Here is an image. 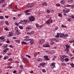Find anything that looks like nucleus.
Segmentation results:
<instances>
[{"mask_svg":"<svg viewBox=\"0 0 74 74\" xmlns=\"http://www.w3.org/2000/svg\"><path fill=\"white\" fill-rule=\"evenodd\" d=\"M55 64H56V63H52L50 65L51 69H54L55 68L56 66H55Z\"/></svg>","mask_w":74,"mask_h":74,"instance_id":"1","label":"nucleus"},{"mask_svg":"<svg viewBox=\"0 0 74 74\" xmlns=\"http://www.w3.org/2000/svg\"><path fill=\"white\" fill-rule=\"evenodd\" d=\"M14 29L16 31L17 34H20L21 33L19 31V29L17 27H15Z\"/></svg>","mask_w":74,"mask_h":74,"instance_id":"2","label":"nucleus"},{"mask_svg":"<svg viewBox=\"0 0 74 74\" xmlns=\"http://www.w3.org/2000/svg\"><path fill=\"white\" fill-rule=\"evenodd\" d=\"M52 22H53L52 20L50 19L48 20L46 22L47 23V25H49L51 24V23H52Z\"/></svg>","mask_w":74,"mask_h":74,"instance_id":"3","label":"nucleus"},{"mask_svg":"<svg viewBox=\"0 0 74 74\" xmlns=\"http://www.w3.org/2000/svg\"><path fill=\"white\" fill-rule=\"evenodd\" d=\"M29 19L30 21H34L35 19V18L33 16H31L29 17Z\"/></svg>","mask_w":74,"mask_h":74,"instance_id":"4","label":"nucleus"},{"mask_svg":"<svg viewBox=\"0 0 74 74\" xmlns=\"http://www.w3.org/2000/svg\"><path fill=\"white\" fill-rule=\"evenodd\" d=\"M62 12L64 13H68V12H70V9H66V10H62Z\"/></svg>","mask_w":74,"mask_h":74,"instance_id":"5","label":"nucleus"},{"mask_svg":"<svg viewBox=\"0 0 74 74\" xmlns=\"http://www.w3.org/2000/svg\"><path fill=\"white\" fill-rule=\"evenodd\" d=\"M45 41V39H41L39 40V44H43V42Z\"/></svg>","mask_w":74,"mask_h":74,"instance_id":"6","label":"nucleus"},{"mask_svg":"<svg viewBox=\"0 0 74 74\" xmlns=\"http://www.w3.org/2000/svg\"><path fill=\"white\" fill-rule=\"evenodd\" d=\"M47 56H44V58L45 59V60H49V58Z\"/></svg>","mask_w":74,"mask_h":74,"instance_id":"7","label":"nucleus"},{"mask_svg":"<svg viewBox=\"0 0 74 74\" xmlns=\"http://www.w3.org/2000/svg\"><path fill=\"white\" fill-rule=\"evenodd\" d=\"M23 62L24 63H26V62H27V60L26 58H24L23 59Z\"/></svg>","mask_w":74,"mask_h":74,"instance_id":"8","label":"nucleus"},{"mask_svg":"<svg viewBox=\"0 0 74 74\" xmlns=\"http://www.w3.org/2000/svg\"><path fill=\"white\" fill-rule=\"evenodd\" d=\"M35 60L36 61V62H41V61L42 60V59L38 58L37 59H36Z\"/></svg>","mask_w":74,"mask_h":74,"instance_id":"9","label":"nucleus"},{"mask_svg":"<svg viewBox=\"0 0 74 74\" xmlns=\"http://www.w3.org/2000/svg\"><path fill=\"white\" fill-rule=\"evenodd\" d=\"M32 27L30 26L27 27L26 28L27 30H29V29H32Z\"/></svg>","mask_w":74,"mask_h":74,"instance_id":"10","label":"nucleus"},{"mask_svg":"<svg viewBox=\"0 0 74 74\" xmlns=\"http://www.w3.org/2000/svg\"><path fill=\"white\" fill-rule=\"evenodd\" d=\"M12 36V32H9V34L8 35V37H11Z\"/></svg>","mask_w":74,"mask_h":74,"instance_id":"11","label":"nucleus"},{"mask_svg":"<svg viewBox=\"0 0 74 74\" xmlns=\"http://www.w3.org/2000/svg\"><path fill=\"white\" fill-rule=\"evenodd\" d=\"M31 41H30V43L31 44H33L34 43V40L33 39H31Z\"/></svg>","mask_w":74,"mask_h":74,"instance_id":"12","label":"nucleus"},{"mask_svg":"<svg viewBox=\"0 0 74 74\" xmlns=\"http://www.w3.org/2000/svg\"><path fill=\"white\" fill-rule=\"evenodd\" d=\"M36 26L37 28H38V29H39V28H40V25H38V23L36 24Z\"/></svg>","mask_w":74,"mask_h":74,"instance_id":"13","label":"nucleus"},{"mask_svg":"<svg viewBox=\"0 0 74 74\" xmlns=\"http://www.w3.org/2000/svg\"><path fill=\"white\" fill-rule=\"evenodd\" d=\"M30 40H31V39L27 38L23 40V41H30Z\"/></svg>","mask_w":74,"mask_h":74,"instance_id":"14","label":"nucleus"},{"mask_svg":"<svg viewBox=\"0 0 74 74\" xmlns=\"http://www.w3.org/2000/svg\"><path fill=\"white\" fill-rule=\"evenodd\" d=\"M55 51L54 50H51L50 51V54H53L54 53H55Z\"/></svg>","mask_w":74,"mask_h":74,"instance_id":"15","label":"nucleus"},{"mask_svg":"<svg viewBox=\"0 0 74 74\" xmlns=\"http://www.w3.org/2000/svg\"><path fill=\"white\" fill-rule=\"evenodd\" d=\"M62 35L64 37H67L69 36V35H68V34H65V35L63 34Z\"/></svg>","mask_w":74,"mask_h":74,"instance_id":"16","label":"nucleus"},{"mask_svg":"<svg viewBox=\"0 0 74 74\" xmlns=\"http://www.w3.org/2000/svg\"><path fill=\"white\" fill-rule=\"evenodd\" d=\"M61 4H64L65 3V1L64 0H62L60 1Z\"/></svg>","mask_w":74,"mask_h":74,"instance_id":"17","label":"nucleus"},{"mask_svg":"<svg viewBox=\"0 0 74 74\" xmlns=\"http://www.w3.org/2000/svg\"><path fill=\"white\" fill-rule=\"evenodd\" d=\"M40 66H42L43 67H45V64H44V63L40 64Z\"/></svg>","mask_w":74,"mask_h":74,"instance_id":"18","label":"nucleus"},{"mask_svg":"<svg viewBox=\"0 0 74 74\" xmlns=\"http://www.w3.org/2000/svg\"><path fill=\"white\" fill-rule=\"evenodd\" d=\"M15 41L17 43H18V44H20L21 41L19 40H15Z\"/></svg>","mask_w":74,"mask_h":74,"instance_id":"19","label":"nucleus"},{"mask_svg":"<svg viewBox=\"0 0 74 74\" xmlns=\"http://www.w3.org/2000/svg\"><path fill=\"white\" fill-rule=\"evenodd\" d=\"M21 44L22 45H23V44H25V45H27V43L26 42H22Z\"/></svg>","mask_w":74,"mask_h":74,"instance_id":"20","label":"nucleus"},{"mask_svg":"<svg viewBox=\"0 0 74 74\" xmlns=\"http://www.w3.org/2000/svg\"><path fill=\"white\" fill-rule=\"evenodd\" d=\"M5 38L4 36H1L0 37V40H4Z\"/></svg>","mask_w":74,"mask_h":74,"instance_id":"21","label":"nucleus"},{"mask_svg":"<svg viewBox=\"0 0 74 74\" xmlns=\"http://www.w3.org/2000/svg\"><path fill=\"white\" fill-rule=\"evenodd\" d=\"M69 42H70V43H72V42H74L73 44V46H74V40H70L69 41Z\"/></svg>","mask_w":74,"mask_h":74,"instance_id":"22","label":"nucleus"},{"mask_svg":"<svg viewBox=\"0 0 74 74\" xmlns=\"http://www.w3.org/2000/svg\"><path fill=\"white\" fill-rule=\"evenodd\" d=\"M64 58H63L62 57H61L60 59L61 61L62 62H64Z\"/></svg>","mask_w":74,"mask_h":74,"instance_id":"23","label":"nucleus"},{"mask_svg":"<svg viewBox=\"0 0 74 74\" xmlns=\"http://www.w3.org/2000/svg\"><path fill=\"white\" fill-rule=\"evenodd\" d=\"M27 22V20H24L23 21V24H26V23Z\"/></svg>","mask_w":74,"mask_h":74,"instance_id":"24","label":"nucleus"},{"mask_svg":"<svg viewBox=\"0 0 74 74\" xmlns=\"http://www.w3.org/2000/svg\"><path fill=\"white\" fill-rule=\"evenodd\" d=\"M8 58V56H5L3 58V59L4 60H6V59H7Z\"/></svg>","mask_w":74,"mask_h":74,"instance_id":"25","label":"nucleus"},{"mask_svg":"<svg viewBox=\"0 0 74 74\" xmlns=\"http://www.w3.org/2000/svg\"><path fill=\"white\" fill-rule=\"evenodd\" d=\"M64 60L65 62H68L69 60V59L68 58H65L64 59Z\"/></svg>","mask_w":74,"mask_h":74,"instance_id":"26","label":"nucleus"},{"mask_svg":"<svg viewBox=\"0 0 74 74\" xmlns=\"http://www.w3.org/2000/svg\"><path fill=\"white\" fill-rule=\"evenodd\" d=\"M58 15L59 17H62V14L60 13H59Z\"/></svg>","mask_w":74,"mask_h":74,"instance_id":"27","label":"nucleus"},{"mask_svg":"<svg viewBox=\"0 0 74 74\" xmlns=\"http://www.w3.org/2000/svg\"><path fill=\"white\" fill-rule=\"evenodd\" d=\"M42 5L47 6V3H46V2H44L42 3Z\"/></svg>","mask_w":74,"mask_h":74,"instance_id":"28","label":"nucleus"},{"mask_svg":"<svg viewBox=\"0 0 74 74\" xmlns=\"http://www.w3.org/2000/svg\"><path fill=\"white\" fill-rule=\"evenodd\" d=\"M63 58H68L69 57L68 56H67L66 55H64L62 56Z\"/></svg>","mask_w":74,"mask_h":74,"instance_id":"29","label":"nucleus"},{"mask_svg":"<svg viewBox=\"0 0 74 74\" xmlns=\"http://www.w3.org/2000/svg\"><path fill=\"white\" fill-rule=\"evenodd\" d=\"M46 53H47V54H50V52L48 50H47L45 51Z\"/></svg>","mask_w":74,"mask_h":74,"instance_id":"30","label":"nucleus"},{"mask_svg":"<svg viewBox=\"0 0 74 74\" xmlns=\"http://www.w3.org/2000/svg\"><path fill=\"white\" fill-rule=\"evenodd\" d=\"M7 5V3H5V4H4L3 5H2V8H3V7H5V5Z\"/></svg>","mask_w":74,"mask_h":74,"instance_id":"31","label":"nucleus"},{"mask_svg":"<svg viewBox=\"0 0 74 74\" xmlns=\"http://www.w3.org/2000/svg\"><path fill=\"white\" fill-rule=\"evenodd\" d=\"M5 23L6 25H9V23L8 22V21H6L5 22Z\"/></svg>","mask_w":74,"mask_h":74,"instance_id":"32","label":"nucleus"},{"mask_svg":"<svg viewBox=\"0 0 74 74\" xmlns=\"http://www.w3.org/2000/svg\"><path fill=\"white\" fill-rule=\"evenodd\" d=\"M65 51L67 53L69 52V49H65Z\"/></svg>","mask_w":74,"mask_h":74,"instance_id":"33","label":"nucleus"},{"mask_svg":"<svg viewBox=\"0 0 74 74\" xmlns=\"http://www.w3.org/2000/svg\"><path fill=\"white\" fill-rule=\"evenodd\" d=\"M71 19H72V18H68V19H67V20L68 21H71Z\"/></svg>","mask_w":74,"mask_h":74,"instance_id":"34","label":"nucleus"},{"mask_svg":"<svg viewBox=\"0 0 74 74\" xmlns=\"http://www.w3.org/2000/svg\"><path fill=\"white\" fill-rule=\"evenodd\" d=\"M61 27H64L65 28H67V26H64V25H62Z\"/></svg>","mask_w":74,"mask_h":74,"instance_id":"35","label":"nucleus"},{"mask_svg":"<svg viewBox=\"0 0 74 74\" xmlns=\"http://www.w3.org/2000/svg\"><path fill=\"white\" fill-rule=\"evenodd\" d=\"M14 24L17 26H19V23H14Z\"/></svg>","mask_w":74,"mask_h":74,"instance_id":"36","label":"nucleus"},{"mask_svg":"<svg viewBox=\"0 0 74 74\" xmlns=\"http://www.w3.org/2000/svg\"><path fill=\"white\" fill-rule=\"evenodd\" d=\"M56 5L57 6V7H59V6H60V4L59 3H57L56 4Z\"/></svg>","mask_w":74,"mask_h":74,"instance_id":"37","label":"nucleus"},{"mask_svg":"<svg viewBox=\"0 0 74 74\" xmlns=\"http://www.w3.org/2000/svg\"><path fill=\"white\" fill-rule=\"evenodd\" d=\"M71 66L72 67H74V64L73 63H72L71 64Z\"/></svg>","mask_w":74,"mask_h":74,"instance_id":"38","label":"nucleus"},{"mask_svg":"<svg viewBox=\"0 0 74 74\" xmlns=\"http://www.w3.org/2000/svg\"><path fill=\"white\" fill-rule=\"evenodd\" d=\"M47 12L48 14H49L50 13V11L49 10H47Z\"/></svg>","mask_w":74,"mask_h":74,"instance_id":"39","label":"nucleus"},{"mask_svg":"<svg viewBox=\"0 0 74 74\" xmlns=\"http://www.w3.org/2000/svg\"><path fill=\"white\" fill-rule=\"evenodd\" d=\"M7 69H8V68H10V69H12V67L11 66H8L7 67Z\"/></svg>","mask_w":74,"mask_h":74,"instance_id":"40","label":"nucleus"},{"mask_svg":"<svg viewBox=\"0 0 74 74\" xmlns=\"http://www.w3.org/2000/svg\"><path fill=\"white\" fill-rule=\"evenodd\" d=\"M42 71L43 72V73H45L46 72V71H45V70L44 69H42Z\"/></svg>","mask_w":74,"mask_h":74,"instance_id":"41","label":"nucleus"},{"mask_svg":"<svg viewBox=\"0 0 74 74\" xmlns=\"http://www.w3.org/2000/svg\"><path fill=\"white\" fill-rule=\"evenodd\" d=\"M27 7H31V4H29L27 5Z\"/></svg>","mask_w":74,"mask_h":74,"instance_id":"42","label":"nucleus"},{"mask_svg":"<svg viewBox=\"0 0 74 74\" xmlns=\"http://www.w3.org/2000/svg\"><path fill=\"white\" fill-rule=\"evenodd\" d=\"M8 61L12 62V58H10L8 59Z\"/></svg>","mask_w":74,"mask_h":74,"instance_id":"43","label":"nucleus"},{"mask_svg":"<svg viewBox=\"0 0 74 74\" xmlns=\"http://www.w3.org/2000/svg\"><path fill=\"white\" fill-rule=\"evenodd\" d=\"M26 56H27V57H28V58H31V56H29L28 55H26Z\"/></svg>","mask_w":74,"mask_h":74,"instance_id":"44","label":"nucleus"},{"mask_svg":"<svg viewBox=\"0 0 74 74\" xmlns=\"http://www.w3.org/2000/svg\"><path fill=\"white\" fill-rule=\"evenodd\" d=\"M20 74H22V70H20L19 71Z\"/></svg>","mask_w":74,"mask_h":74,"instance_id":"45","label":"nucleus"},{"mask_svg":"<svg viewBox=\"0 0 74 74\" xmlns=\"http://www.w3.org/2000/svg\"><path fill=\"white\" fill-rule=\"evenodd\" d=\"M50 47V46H49V45L47 44L46 45V47L48 48V47Z\"/></svg>","mask_w":74,"mask_h":74,"instance_id":"46","label":"nucleus"},{"mask_svg":"<svg viewBox=\"0 0 74 74\" xmlns=\"http://www.w3.org/2000/svg\"><path fill=\"white\" fill-rule=\"evenodd\" d=\"M55 41H56V42H59V39H56Z\"/></svg>","mask_w":74,"mask_h":74,"instance_id":"47","label":"nucleus"},{"mask_svg":"<svg viewBox=\"0 0 74 74\" xmlns=\"http://www.w3.org/2000/svg\"><path fill=\"white\" fill-rule=\"evenodd\" d=\"M3 18H4V17H3V16H0V19H3Z\"/></svg>","mask_w":74,"mask_h":74,"instance_id":"48","label":"nucleus"},{"mask_svg":"<svg viewBox=\"0 0 74 74\" xmlns=\"http://www.w3.org/2000/svg\"><path fill=\"white\" fill-rule=\"evenodd\" d=\"M5 30H6V31H8L9 30V29L7 28H5Z\"/></svg>","mask_w":74,"mask_h":74,"instance_id":"49","label":"nucleus"},{"mask_svg":"<svg viewBox=\"0 0 74 74\" xmlns=\"http://www.w3.org/2000/svg\"><path fill=\"white\" fill-rule=\"evenodd\" d=\"M19 28L20 29H23V28L22 26H19Z\"/></svg>","mask_w":74,"mask_h":74,"instance_id":"50","label":"nucleus"},{"mask_svg":"<svg viewBox=\"0 0 74 74\" xmlns=\"http://www.w3.org/2000/svg\"><path fill=\"white\" fill-rule=\"evenodd\" d=\"M5 0H1V1H2L3 3H4L5 2Z\"/></svg>","mask_w":74,"mask_h":74,"instance_id":"51","label":"nucleus"},{"mask_svg":"<svg viewBox=\"0 0 74 74\" xmlns=\"http://www.w3.org/2000/svg\"><path fill=\"white\" fill-rule=\"evenodd\" d=\"M3 53H6V52H7V51L4 49L3 51Z\"/></svg>","mask_w":74,"mask_h":74,"instance_id":"52","label":"nucleus"},{"mask_svg":"<svg viewBox=\"0 0 74 74\" xmlns=\"http://www.w3.org/2000/svg\"><path fill=\"white\" fill-rule=\"evenodd\" d=\"M70 7H71L72 8H73L74 7V5H70Z\"/></svg>","mask_w":74,"mask_h":74,"instance_id":"53","label":"nucleus"},{"mask_svg":"<svg viewBox=\"0 0 74 74\" xmlns=\"http://www.w3.org/2000/svg\"><path fill=\"white\" fill-rule=\"evenodd\" d=\"M66 47L67 49H68V48H69L70 47H69V46L68 45H66Z\"/></svg>","mask_w":74,"mask_h":74,"instance_id":"54","label":"nucleus"},{"mask_svg":"<svg viewBox=\"0 0 74 74\" xmlns=\"http://www.w3.org/2000/svg\"><path fill=\"white\" fill-rule=\"evenodd\" d=\"M25 14L27 15H30V13L27 12H25Z\"/></svg>","mask_w":74,"mask_h":74,"instance_id":"55","label":"nucleus"},{"mask_svg":"<svg viewBox=\"0 0 74 74\" xmlns=\"http://www.w3.org/2000/svg\"><path fill=\"white\" fill-rule=\"evenodd\" d=\"M8 46V45H5L4 46V48H7Z\"/></svg>","mask_w":74,"mask_h":74,"instance_id":"56","label":"nucleus"},{"mask_svg":"<svg viewBox=\"0 0 74 74\" xmlns=\"http://www.w3.org/2000/svg\"><path fill=\"white\" fill-rule=\"evenodd\" d=\"M5 50L7 52V51H8V50H9V49L8 48L5 49Z\"/></svg>","mask_w":74,"mask_h":74,"instance_id":"57","label":"nucleus"},{"mask_svg":"<svg viewBox=\"0 0 74 74\" xmlns=\"http://www.w3.org/2000/svg\"><path fill=\"white\" fill-rule=\"evenodd\" d=\"M66 7H70V5H66Z\"/></svg>","mask_w":74,"mask_h":74,"instance_id":"58","label":"nucleus"},{"mask_svg":"<svg viewBox=\"0 0 74 74\" xmlns=\"http://www.w3.org/2000/svg\"><path fill=\"white\" fill-rule=\"evenodd\" d=\"M62 65L64 66H66V64L65 63H62Z\"/></svg>","mask_w":74,"mask_h":74,"instance_id":"59","label":"nucleus"},{"mask_svg":"<svg viewBox=\"0 0 74 74\" xmlns=\"http://www.w3.org/2000/svg\"><path fill=\"white\" fill-rule=\"evenodd\" d=\"M55 37H56L57 38H59V36L58 35H57L55 36Z\"/></svg>","mask_w":74,"mask_h":74,"instance_id":"60","label":"nucleus"},{"mask_svg":"<svg viewBox=\"0 0 74 74\" xmlns=\"http://www.w3.org/2000/svg\"><path fill=\"white\" fill-rule=\"evenodd\" d=\"M6 42H7V43H8V44H9V43L10 42V41L9 40H8L6 41Z\"/></svg>","mask_w":74,"mask_h":74,"instance_id":"61","label":"nucleus"},{"mask_svg":"<svg viewBox=\"0 0 74 74\" xmlns=\"http://www.w3.org/2000/svg\"><path fill=\"white\" fill-rule=\"evenodd\" d=\"M20 68H21V69H23V66L20 65Z\"/></svg>","mask_w":74,"mask_h":74,"instance_id":"62","label":"nucleus"},{"mask_svg":"<svg viewBox=\"0 0 74 74\" xmlns=\"http://www.w3.org/2000/svg\"><path fill=\"white\" fill-rule=\"evenodd\" d=\"M8 55H11V53L10 52L7 54Z\"/></svg>","mask_w":74,"mask_h":74,"instance_id":"63","label":"nucleus"},{"mask_svg":"<svg viewBox=\"0 0 74 74\" xmlns=\"http://www.w3.org/2000/svg\"><path fill=\"white\" fill-rule=\"evenodd\" d=\"M58 29V27L56 26V28H55V30H57V29Z\"/></svg>","mask_w":74,"mask_h":74,"instance_id":"64","label":"nucleus"}]
</instances>
